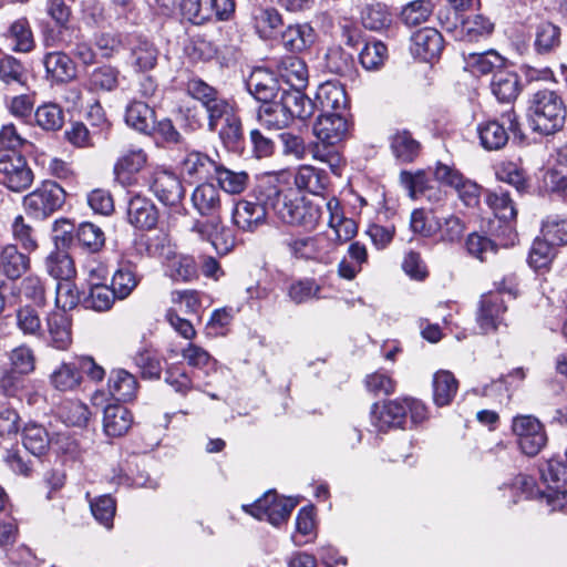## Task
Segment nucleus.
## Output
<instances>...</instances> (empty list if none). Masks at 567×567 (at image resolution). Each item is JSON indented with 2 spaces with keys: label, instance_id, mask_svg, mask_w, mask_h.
I'll use <instances>...</instances> for the list:
<instances>
[{
  "label": "nucleus",
  "instance_id": "1",
  "mask_svg": "<svg viewBox=\"0 0 567 567\" xmlns=\"http://www.w3.org/2000/svg\"><path fill=\"white\" fill-rule=\"evenodd\" d=\"M260 198L282 223L313 230L322 217V204L298 196L295 192H282L275 179L265 178Z\"/></svg>",
  "mask_w": 567,
  "mask_h": 567
},
{
  "label": "nucleus",
  "instance_id": "2",
  "mask_svg": "<svg viewBox=\"0 0 567 567\" xmlns=\"http://www.w3.org/2000/svg\"><path fill=\"white\" fill-rule=\"evenodd\" d=\"M566 107L556 92H536L529 105V120L533 130L545 135L554 134L564 127Z\"/></svg>",
  "mask_w": 567,
  "mask_h": 567
},
{
  "label": "nucleus",
  "instance_id": "3",
  "mask_svg": "<svg viewBox=\"0 0 567 567\" xmlns=\"http://www.w3.org/2000/svg\"><path fill=\"white\" fill-rule=\"evenodd\" d=\"M65 202L64 189L53 181H44L23 198L25 212L37 219H45Z\"/></svg>",
  "mask_w": 567,
  "mask_h": 567
},
{
  "label": "nucleus",
  "instance_id": "4",
  "mask_svg": "<svg viewBox=\"0 0 567 567\" xmlns=\"http://www.w3.org/2000/svg\"><path fill=\"white\" fill-rule=\"evenodd\" d=\"M292 498L280 497L276 492L265 493L251 505H243V509L259 520H267L274 526L286 523L296 507Z\"/></svg>",
  "mask_w": 567,
  "mask_h": 567
},
{
  "label": "nucleus",
  "instance_id": "5",
  "mask_svg": "<svg viewBox=\"0 0 567 567\" xmlns=\"http://www.w3.org/2000/svg\"><path fill=\"white\" fill-rule=\"evenodd\" d=\"M186 92L199 101L208 115V128L215 132L221 115L229 112V103L218 91L199 78H192L186 83Z\"/></svg>",
  "mask_w": 567,
  "mask_h": 567
},
{
  "label": "nucleus",
  "instance_id": "6",
  "mask_svg": "<svg viewBox=\"0 0 567 567\" xmlns=\"http://www.w3.org/2000/svg\"><path fill=\"white\" fill-rule=\"evenodd\" d=\"M33 182L25 158L14 151H0V183L12 192H22Z\"/></svg>",
  "mask_w": 567,
  "mask_h": 567
},
{
  "label": "nucleus",
  "instance_id": "7",
  "mask_svg": "<svg viewBox=\"0 0 567 567\" xmlns=\"http://www.w3.org/2000/svg\"><path fill=\"white\" fill-rule=\"evenodd\" d=\"M512 431L519 450L527 456L537 455L547 444L544 425L532 415H518L513 419Z\"/></svg>",
  "mask_w": 567,
  "mask_h": 567
},
{
  "label": "nucleus",
  "instance_id": "8",
  "mask_svg": "<svg viewBox=\"0 0 567 567\" xmlns=\"http://www.w3.org/2000/svg\"><path fill=\"white\" fill-rule=\"evenodd\" d=\"M504 123L496 120L486 121L477 125V135L481 145L486 151L502 150L508 142V132L516 134L519 131V123L515 112H506L502 116Z\"/></svg>",
  "mask_w": 567,
  "mask_h": 567
},
{
  "label": "nucleus",
  "instance_id": "9",
  "mask_svg": "<svg viewBox=\"0 0 567 567\" xmlns=\"http://www.w3.org/2000/svg\"><path fill=\"white\" fill-rule=\"evenodd\" d=\"M190 231L200 239L208 240L219 255H227L236 245L233 229L225 226L220 217L209 220H196Z\"/></svg>",
  "mask_w": 567,
  "mask_h": 567
},
{
  "label": "nucleus",
  "instance_id": "10",
  "mask_svg": "<svg viewBox=\"0 0 567 567\" xmlns=\"http://www.w3.org/2000/svg\"><path fill=\"white\" fill-rule=\"evenodd\" d=\"M261 179L255 189L256 202L240 200L236 204L233 212L234 224L244 231H254L260 225L265 224L270 205L260 198L262 187Z\"/></svg>",
  "mask_w": 567,
  "mask_h": 567
},
{
  "label": "nucleus",
  "instance_id": "11",
  "mask_svg": "<svg viewBox=\"0 0 567 567\" xmlns=\"http://www.w3.org/2000/svg\"><path fill=\"white\" fill-rule=\"evenodd\" d=\"M151 189L157 199L165 206L184 209L183 199L185 189L178 176L172 172L158 171L154 174Z\"/></svg>",
  "mask_w": 567,
  "mask_h": 567
},
{
  "label": "nucleus",
  "instance_id": "12",
  "mask_svg": "<svg viewBox=\"0 0 567 567\" xmlns=\"http://www.w3.org/2000/svg\"><path fill=\"white\" fill-rule=\"evenodd\" d=\"M507 307L502 296L489 291L482 295L476 312V322L484 333L495 331L505 321Z\"/></svg>",
  "mask_w": 567,
  "mask_h": 567
},
{
  "label": "nucleus",
  "instance_id": "13",
  "mask_svg": "<svg viewBox=\"0 0 567 567\" xmlns=\"http://www.w3.org/2000/svg\"><path fill=\"white\" fill-rule=\"evenodd\" d=\"M128 56L127 64L135 72H147L153 70L158 61L159 51L147 38L138 34H131L127 38Z\"/></svg>",
  "mask_w": 567,
  "mask_h": 567
},
{
  "label": "nucleus",
  "instance_id": "14",
  "mask_svg": "<svg viewBox=\"0 0 567 567\" xmlns=\"http://www.w3.org/2000/svg\"><path fill=\"white\" fill-rule=\"evenodd\" d=\"M320 145L336 146L349 134L348 120L341 113H322L313 124Z\"/></svg>",
  "mask_w": 567,
  "mask_h": 567
},
{
  "label": "nucleus",
  "instance_id": "15",
  "mask_svg": "<svg viewBox=\"0 0 567 567\" xmlns=\"http://www.w3.org/2000/svg\"><path fill=\"white\" fill-rule=\"evenodd\" d=\"M179 174L189 183L207 179L214 175L217 164L207 154L189 151L178 163Z\"/></svg>",
  "mask_w": 567,
  "mask_h": 567
},
{
  "label": "nucleus",
  "instance_id": "16",
  "mask_svg": "<svg viewBox=\"0 0 567 567\" xmlns=\"http://www.w3.org/2000/svg\"><path fill=\"white\" fill-rule=\"evenodd\" d=\"M405 419L406 406L398 399L374 404L371 411L372 425L380 432L403 426Z\"/></svg>",
  "mask_w": 567,
  "mask_h": 567
},
{
  "label": "nucleus",
  "instance_id": "17",
  "mask_svg": "<svg viewBox=\"0 0 567 567\" xmlns=\"http://www.w3.org/2000/svg\"><path fill=\"white\" fill-rule=\"evenodd\" d=\"M249 93L261 104L276 100L279 94L278 80L272 72L256 68L246 81Z\"/></svg>",
  "mask_w": 567,
  "mask_h": 567
},
{
  "label": "nucleus",
  "instance_id": "18",
  "mask_svg": "<svg viewBox=\"0 0 567 567\" xmlns=\"http://www.w3.org/2000/svg\"><path fill=\"white\" fill-rule=\"evenodd\" d=\"M411 52L423 61H432L443 50V37L434 28H423L413 33Z\"/></svg>",
  "mask_w": 567,
  "mask_h": 567
},
{
  "label": "nucleus",
  "instance_id": "19",
  "mask_svg": "<svg viewBox=\"0 0 567 567\" xmlns=\"http://www.w3.org/2000/svg\"><path fill=\"white\" fill-rule=\"evenodd\" d=\"M147 159V154L141 147H130L123 151L113 168L116 181L123 185L130 184L133 175L146 166Z\"/></svg>",
  "mask_w": 567,
  "mask_h": 567
},
{
  "label": "nucleus",
  "instance_id": "20",
  "mask_svg": "<svg viewBox=\"0 0 567 567\" xmlns=\"http://www.w3.org/2000/svg\"><path fill=\"white\" fill-rule=\"evenodd\" d=\"M326 239L321 235L291 237L285 241L289 254L300 260L320 261L326 255Z\"/></svg>",
  "mask_w": 567,
  "mask_h": 567
},
{
  "label": "nucleus",
  "instance_id": "21",
  "mask_svg": "<svg viewBox=\"0 0 567 567\" xmlns=\"http://www.w3.org/2000/svg\"><path fill=\"white\" fill-rule=\"evenodd\" d=\"M127 218L131 225L138 229H153L158 221L155 204L142 196H134L128 202Z\"/></svg>",
  "mask_w": 567,
  "mask_h": 567
},
{
  "label": "nucleus",
  "instance_id": "22",
  "mask_svg": "<svg viewBox=\"0 0 567 567\" xmlns=\"http://www.w3.org/2000/svg\"><path fill=\"white\" fill-rule=\"evenodd\" d=\"M48 342L58 350H66L72 343L71 319L62 311H52L47 317Z\"/></svg>",
  "mask_w": 567,
  "mask_h": 567
},
{
  "label": "nucleus",
  "instance_id": "23",
  "mask_svg": "<svg viewBox=\"0 0 567 567\" xmlns=\"http://www.w3.org/2000/svg\"><path fill=\"white\" fill-rule=\"evenodd\" d=\"M316 102L322 113H340L348 106V96L339 82L327 81L319 85Z\"/></svg>",
  "mask_w": 567,
  "mask_h": 567
},
{
  "label": "nucleus",
  "instance_id": "24",
  "mask_svg": "<svg viewBox=\"0 0 567 567\" xmlns=\"http://www.w3.org/2000/svg\"><path fill=\"white\" fill-rule=\"evenodd\" d=\"M192 205L202 216L219 217L221 209L220 193L216 186L210 183L198 185L192 194Z\"/></svg>",
  "mask_w": 567,
  "mask_h": 567
},
{
  "label": "nucleus",
  "instance_id": "25",
  "mask_svg": "<svg viewBox=\"0 0 567 567\" xmlns=\"http://www.w3.org/2000/svg\"><path fill=\"white\" fill-rule=\"evenodd\" d=\"M494 31V23L483 14L468 16L456 28V39L474 43L487 39Z\"/></svg>",
  "mask_w": 567,
  "mask_h": 567
},
{
  "label": "nucleus",
  "instance_id": "26",
  "mask_svg": "<svg viewBox=\"0 0 567 567\" xmlns=\"http://www.w3.org/2000/svg\"><path fill=\"white\" fill-rule=\"evenodd\" d=\"M133 424V415L121 404H109L104 409L103 430L107 436L120 437L128 432Z\"/></svg>",
  "mask_w": 567,
  "mask_h": 567
},
{
  "label": "nucleus",
  "instance_id": "27",
  "mask_svg": "<svg viewBox=\"0 0 567 567\" xmlns=\"http://www.w3.org/2000/svg\"><path fill=\"white\" fill-rule=\"evenodd\" d=\"M107 388L116 401L127 402L136 396L138 383L134 374L124 369H113L110 372Z\"/></svg>",
  "mask_w": 567,
  "mask_h": 567
},
{
  "label": "nucleus",
  "instance_id": "28",
  "mask_svg": "<svg viewBox=\"0 0 567 567\" xmlns=\"http://www.w3.org/2000/svg\"><path fill=\"white\" fill-rule=\"evenodd\" d=\"M316 40L313 28L308 24L288 25L281 33V44L290 52L300 53L312 45Z\"/></svg>",
  "mask_w": 567,
  "mask_h": 567
},
{
  "label": "nucleus",
  "instance_id": "29",
  "mask_svg": "<svg viewBox=\"0 0 567 567\" xmlns=\"http://www.w3.org/2000/svg\"><path fill=\"white\" fill-rule=\"evenodd\" d=\"M389 141L393 156L401 163H412L420 154V142L406 130L395 131Z\"/></svg>",
  "mask_w": 567,
  "mask_h": 567
},
{
  "label": "nucleus",
  "instance_id": "30",
  "mask_svg": "<svg viewBox=\"0 0 567 567\" xmlns=\"http://www.w3.org/2000/svg\"><path fill=\"white\" fill-rule=\"evenodd\" d=\"M30 267L28 255L16 245H6L0 251V270L10 279L20 278Z\"/></svg>",
  "mask_w": 567,
  "mask_h": 567
},
{
  "label": "nucleus",
  "instance_id": "31",
  "mask_svg": "<svg viewBox=\"0 0 567 567\" xmlns=\"http://www.w3.org/2000/svg\"><path fill=\"white\" fill-rule=\"evenodd\" d=\"M258 121L269 130H282L291 123L281 96L259 106Z\"/></svg>",
  "mask_w": 567,
  "mask_h": 567
},
{
  "label": "nucleus",
  "instance_id": "32",
  "mask_svg": "<svg viewBox=\"0 0 567 567\" xmlns=\"http://www.w3.org/2000/svg\"><path fill=\"white\" fill-rule=\"evenodd\" d=\"M324 205L330 213L329 226L334 230L336 240L339 244L351 240L358 231L357 223L339 215L340 203L337 198L329 199Z\"/></svg>",
  "mask_w": 567,
  "mask_h": 567
},
{
  "label": "nucleus",
  "instance_id": "33",
  "mask_svg": "<svg viewBox=\"0 0 567 567\" xmlns=\"http://www.w3.org/2000/svg\"><path fill=\"white\" fill-rule=\"evenodd\" d=\"M301 90L302 89H295L282 91L280 93L290 122H292L293 118H299L302 121L308 120L315 112L316 104L308 96H306Z\"/></svg>",
  "mask_w": 567,
  "mask_h": 567
},
{
  "label": "nucleus",
  "instance_id": "34",
  "mask_svg": "<svg viewBox=\"0 0 567 567\" xmlns=\"http://www.w3.org/2000/svg\"><path fill=\"white\" fill-rule=\"evenodd\" d=\"M43 64L48 78L56 82H66L75 76L73 61L63 52L55 51L45 54Z\"/></svg>",
  "mask_w": 567,
  "mask_h": 567
},
{
  "label": "nucleus",
  "instance_id": "35",
  "mask_svg": "<svg viewBox=\"0 0 567 567\" xmlns=\"http://www.w3.org/2000/svg\"><path fill=\"white\" fill-rule=\"evenodd\" d=\"M224 120V124L219 130V137L225 147L231 152H239L244 144V134L241 122L235 115L233 106L229 104V112L220 116L219 121Z\"/></svg>",
  "mask_w": 567,
  "mask_h": 567
},
{
  "label": "nucleus",
  "instance_id": "36",
  "mask_svg": "<svg viewBox=\"0 0 567 567\" xmlns=\"http://www.w3.org/2000/svg\"><path fill=\"white\" fill-rule=\"evenodd\" d=\"M561 29L557 24L544 20L535 28L534 48L539 54L554 52L560 47Z\"/></svg>",
  "mask_w": 567,
  "mask_h": 567
},
{
  "label": "nucleus",
  "instance_id": "37",
  "mask_svg": "<svg viewBox=\"0 0 567 567\" xmlns=\"http://www.w3.org/2000/svg\"><path fill=\"white\" fill-rule=\"evenodd\" d=\"M491 89L501 102L514 101L520 90L518 75L507 70H497L491 83Z\"/></svg>",
  "mask_w": 567,
  "mask_h": 567
},
{
  "label": "nucleus",
  "instance_id": "38",
  "mask_svg": "<svg viewBox=\"0 0 567 567\" xmlns=\"http://www.w3.org/2000/svg\"><path fill=\"white\" fill-rule=\"evenodd\" d=\"M138 282L136 266L130 261H123L113 274L111 287L117 295V299L123 300L133 292Z\"/></svg>",
  "mask_w": 567,
  "mask_h": 567
},
{
  "label": "nucleus",
  "instance_id": "39",
  "mask_svg": "<svg viewBox=\"0 0 567 567\" xmlns=\"http://www.w3.org/2000/svg\"><path fill=\"white\" fill-rule=\"evenodd\" d=\"M279 75L292 90L303 89L308 82V69L300 58L287 56L278 65Z\"/></svg>",
  "mask_w": 567,
  "mask_h": 567
},
{
  "label": "nucleus",
  "instance_id": "40",
  "mask_svg": "<svg viewBox=\"0 0 567 567\" xmlns=\"http://www.w3.org/2000/svg\"><path fill=\"white\" fill-rule=\"evenodd\" d=\"M254 29L264 40L275 38L282 25V17L275 8H258L252 13Z\"/></svg>",
  "mask_w": 567,
  "mask_h": 567
},
{
  "label": "nucleus",
  "instance_id": "41",
  "mask_svg": "<svg viewBox=\"0 0 567 567\" xmlns=\"http://www.w3.org/2000/svg\"><path fill=\"white\" fill-rule=\"evenodd\" d=\"M458 389L454 374L447 370H440L433 375V400L437 406L449 405Z\"/></svg>",
  "mask_w": 567,
  "mask_h": 567
},
{
  "label": "nucleus",
  "instance_id": "42",
  "mask_svg": "<svg viewBox=\"0 0 567 567\" xmlns=\"http://www.w3.org/2000/svg\"><path fill=\"white\" fill-rule=\"evenodd\" d=\"M125 122L138 132L148 133L154 127L155 113L148 104L133 101L126 107Z\"/></svg>",
  "mask_w": 567,
  "mask_h": 567
},
{
  "label": "nucleus",
  "instance_id": "43",
  "mask_svg": "<svg viewBox=\"0 0 567 567\" xmlns=\"http://www.w3.org/2000/svg\"><path fill=\"white\" fill-rule=\"evenodd\" d=\"M75 244L86 252H99L105 245L104 231L93 223L84 221L79 225L75 237Z\"/></svg>",
  "mask_w": 567,
  "mask_h": 567
},
{
  "label": "nucleus",
  "instance_id": "44",
  "mask_svg": "<svg viewBox=\"0 0 567 567\" xmlns=\"http://www.w3.org/2000/svg\"><path fill=\"white\" fill-rule=\"evenodd\" d=\"M49 380L55 390L66 392L80 385L82 375L74 363L62 362L51 372Z\"/></svg>",
  "mask_w": 567,
  "mask_h": 567
},
{
  "label": "nucleus",
  "instance_id": "45",
  "mask_svg": "<svg viewBox=\"0 0 567 567\" xmlns=\"http://www.w3.org/2000/svg\"><path fill=\"white\" fill-rule=\"evenodd\" d=\"M60 420L68 426L84 427L91 419V411L79 400L64 401L58 411Z\"/></svg>",
  "mask_w": 567,
  "mask_h": 567
},
{
  "label": "nucleus",
  "instance_id": "46",
  "mask_svg": "<svg viewBox=\"0 0 567 567\" xmlns=\"http://www.w3.org/2000/svg\"><path fill=\"white\" fill-rule=\"evenodd\" d=\"M505 63V59L494 50L483 53H470L466 58V66L475 74H488L496 72Z\"/></svg>",
  "mask_w": 567,
  "mask_h": 567
},
{
  "label": "nucleus",
  "instance_id": "47",
  "mask_svg": "<svg viewBox=\"0 0 567 567\" xmlns=\"http://www.w3.org/2000/svg\"><path fill=\"white\" fill-rule=\"evenodd\" d=\"M7 38L16 52L27 53L34 48L33 34L25 18L18 19L10 25Z\"/></svg>",
  "mask_w": 567,
  "mask_h": 567
},
{
  "label": "nucleus",
  "instance_id": "48",
  "mask_svg": "<svg viewBox=\"0 0 567 567\" xmlns=\"http://www.w3.org/2000/svg\"><path fill=\"white\" fill-rule=\"evenodd\" d=\"M297 188L307 190L311 194L321 193L327 185V176L310 165L300 166L295 175Z\"/></svg>",
  "mask_w": 567,
  "mask_h": 567
},
{
  "label": "nucleus",
  "instance_id": "49",
  "mask_svg": "<svg viewBox=\"0 0 567 567\" xmlns=\"http://www.w3.org/2000/svg\"><path fill=\"white\" fill-rule=\"evenodd\" d=\"M120 71L111 65L94 69L89 76V89L93 92H112L118 86Z\"/></svg>",
  "mask_w": 567,
  "mask_h": 567
},
{
  "label": "nucleus",
  "instance_id": "50",
  "mask_svg": "<svg viewBox=\"0 0 567 567\" xmlns=\"http://www.w3.org/2000/svg\"><path fill=\"white\" fill-rule=\"evenodd\" d=\"M49 434L47 430L39 424H28L22 432V444L32 455L40 456L49 447Z\"/></svg>",
  "mask_w": 567,
  "mask_h": 567
},
{
  "label": "nucleus",
  "instance_id": "51",
  "mask_svg": "<svg viewBox=\"0 0 567 567\" xmlns=\"http://www.w3.org/2000/svg\"><path fill=\"white\" fill-rule=\"evenodd\" d=\"M542 236L556 247L567 245V218L563 215H548L542 223Z\"/></svg>",
  "mask_w": 567,
  "mask_h": 567
},
{
  "label": "nucleus",
  "instance_id": "52",
  "mask_svg": "<svg viewBox=\"0 0 567 567\" xmlns=\"http://www.w3.org/2000/svg\"><path fill=\"white\" fill-rule=\"evenodd\" d=\"M45 268L58 281L68 280L75 274L72 258L64 251H53L45 259Z\"/></svg>",
  "mask_w": 567,
  "mask_h": 567
},
{
  "label": "nucleus",
  "instance_id": "53",
  "mask_svg": "<svg viewBox=\"0 0 567 567\" xmlns=\"http://www.w3.org/2000/svg\"><path fill=\"white\" fill-rule=\"evenodd\" d=\"M556 256V246L546 238H536L528 255V264L535 270L547 268Z\"/></svg>",
  "mask_w": 567,
  "mask_h": 567
},
{
  "label": "nucleus",
  "instance_id": "54",
  "mask_svg": "<svg viewBox=\"0 0 567 567\" xmlns=\"http://www.w3.org/2000/svg\"><path fill=\"white\" fill-rule=\"evenodd\" d=\"M214 174L216 175L219 186L229 194H240L248 185L249 177L244 171L235 172L217 165V169Z\"/></svg>",
  "mask_w": 567,
  "mask_h": 567
},
{
  "label": "nucleus",
  "instance_id": "55",
  "mask_svg": "<svg viewBox=\"0 0 567 567\" xmlns=\"http://www.w3.org/2000/svg\"><path fill=\"white\" fill-rule=\"evenodd\" d=\"M326 68L329 72L346 76L354 69L352 54L346 52L341 47H331L326 53Z\"/></svg>",
  "mask_w": 567,
  "mask_h": 567
},
{
  "label": "nucleus",
  "instance_id": "56",
  "mask_svg": "<svg viewBox=\"0 0 567 567\" xmlns=\"http://www.w3.org/2000/svg\"><path fill=\"white\" fill-rule=\"evenodd\" d=\"M386 59L388 49L381 41L367 42L359 54L361 65L368 71L380 69Z\"/></svg>",
  "mask_w": 567,
  "mask_h": 567
},
{
  "label": "nucleus",
  "instance_id": "57",
  "mask_svg": "<svg viewBox=\"0 0 567 567\" xmlns=\"http://www.w3.org/2000/svg\"><path fill=\"white\" fill-rule=\"evenodd\" d=\"M117 295L106 285H93L87 297L84 298V305L87 309L95 311H106L111 309Z\"/></svg>",
  "mask_w": 567,
  "mask_h": 567
},
{
  "label": "nucleus",
  "instance_id": "58",
  "mask_svg": "<svg viewBox=\"0 0 567 567\" xmlns=\"http://www.w3.org/2000/svg\"><path fill=\"white\" fill-rule=\"evenodd\" d=\"M486 204L494 212L495 216L502 220H512L516 217V208L508 193L499 189L491 192L486 196Z\"/></svg>",
  "mask_w": 567,
  "mask_h": 567
},
{
  "label": "nucleus",
  "instance_id": "59",
  "mask_svg": "<svg viewBox=\"0 0 567 567\" xmlns=\"http://www.w3.org/2000/svg\"><path fill=\"white\" fill-rule=\"evenodd\" d=\"M433 11L429 0H414L408 3L401 11V19L404 24L415 27L425 22Z\"/></svg>",
  "mask_w": 567,
  "mask_h": 567
},
{
  "label": "nucleus",
  "instance_id": "60",
  "mask_svg": "<svg viewBox=\"0 0 567 567\" xmlns=\"http://www.w3.org/2000/svg\"><path fill=\"white\" fill-rule=\"evenodd\" d=\"M27 79V71L23 64L11 55L0 59V80L8 84L23 85Z\"/></svg>",
  "mask_w": 567,
  "mask_h": 567
},
{
  "label": "nucleus",
  "instance_id": "61",
  "mask_svg": "<svg viewBox=\"0 0 567 567\" xmlns=\"http://www.w3.org/2000/svg\"><path fill=\"white\" fill-rule=\"evenodd\" d=\"M134 363L145 379H159L162 373L161 359L154 350L143 349L134 355Z\"/></svg>",
  "mask_w": 567,
  "mask_h": 567
},
{
  "label": "nucleus",
  "instance_id": "62",
  "mask_svg": "<svg viewBox=\"0 0 567 567\" xmlns=\"http://www.w3.org/2000/svg\"><path fill=\"white\" fill-rule=\"evenodd\" d=\"M94 518L107 529L113 527L116 504L110 495L99 496L90 502Z\"/></svg>",
  "mask_w": 567,
  "mask_h": 567
},
{
  "label": "nucleus",
  "instance_id": "63",
  "mask_svg": "<svg viewBox=\"0 0 567 567\" xmlns=\"http://www.w3.org/2000/svg\"><path fill=\"white\" fill-rule=\"evenodd\" d=\"M35 121L39 126L47 131L60 130L64 123L62 109L53 103L39 106L35 111Z\"/></svg>",
  "mask_w": 567,
  "mask_h": 567
},
{
  "label": "nucleus",
  "instance_id": "64",
  "mask_svg": "<svg viewBox=\"0 0 567 567\" xmlns=\"http://www.w3.org/2000/svg\"><path fill=\"white\" fill-rule=\"evenodd\" d=\"M80 302V292L75 284L68 280H60L55 286V305L62 312L71 310Z\"/></svg>",
  "mask_w": 567,
  "mask_h": 567
}]
</instances>
